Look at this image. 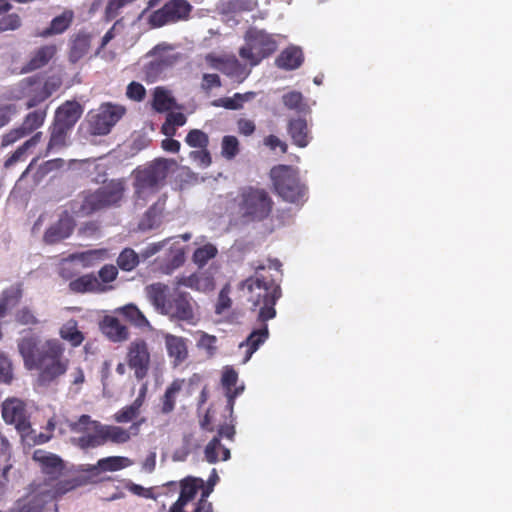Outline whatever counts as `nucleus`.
Instances as JSON below:
<instances>
[{
    "label": "nucleus",
    "instance_id": "obj_58",
    "mask_svg": "<svg viewBox=\"0 0 512 512\" xmlns=\"http://www.w3.org/2000/svg\"><path fill=\"white\" fill-rule=\"evenodd\" d=\"M222 86L221 79L218 74L205 73L202 76L201 89L209 93L213 88Z\"/></svg>",
    "mask_w": 512,
    "mask_h": 512
},
{
    "label": "nucleus",
    "instance_id": "obj_17",
    "mask_svg": "<svg viewBox=\"0 0 512 512\" xmlns=\"http://www.w3.org/2000/svg\"><path fill=\"white\" fill-rule=\"evenodd\" d=\"M41 483L46 486L45 490L52 501L64 496L70 491L85 486L88 483V479L83 475H78L63 480L57 479L52 481V479H44Z\"/></svg>",
    "mask_w": 512,
    "mask_h": 512
},
{
    "label": "nucleus",
    "instance_id": "obj_11",
    "mask_svg": "<svg viewBox=\"0 0 512 512\" xmlns=\"http://www.w3.org/2000/svg\"><path fill=\"white\" fill-rule=\"evenodd\" d=\"M125 113L126 108L123 105L103 103L95 111L89 112L88 130L92 135H107Z\"/></svg>",
    "mask_w": 512,
    "mask_h": 512
},
{
    "label": "nucleus",
    "instance_id": "obj_12",
    "mask_svg": "<svg viewBox=\"0 0 512 512\" xmlns=\"http://www.w3.org/2000/svg\"><path fill=\"white\" fill-rule=\"evenodd\" d=\"M192 5L188 0H168L159 9L148 16L147 22L152 28H161L189 19Z\"/></svg>",
    "mask_w": 512,
    "mask_h": 512
},
{
    "label": "nucleus",
    "instance_id": "obj_64",
    "mask_svg": "<svg viewBox=\"0 0 512 512\" xmlns=\"http://www.w3.org/2000/svg\"><path fill=\"white\" fill-rule=\"evenodd\" d=\"M118 275L117 267L114 265H104L99 270V278L103 283H110L116 279Z\"/></svg>",
    "mask_w": 512,
    "mask_h": 512
},
{
    "label": "nucleus",
    "instance_id": "obj_4",
    "mask_svg": "<svg viewBox=\"0 0 512 512\" xmlns=\"http://www.w3.org/2000/svg\"><path fill=\"white\" fill-rule=\"evenodd\" d=\"M167 286L162 283H154L147 287L149 299L161 311L170 318L192 323L194 320L195 301L188 292L179 288L173 289L167 294Z\"/></svg>",
    "mask_w": 512,
    "mask_h": 512
},
{
    "label": "nucleus",
    "instance_id": "obj_32",
    "mask_svg": "<svg viewBox=\"0 0 512 512\" xmlns=\"http://www.w3.org/2000/svg\"><path fill=\"white\" fill-rule=\"evenodd\" d=\"M91 46V37L84 32L77 33L70 42L69 60L72 63L78 62L88 52Z\"/></svg>",
    "mask_w": 512,
    "mask_h": 512
},
{
    "label": "nucleus",
    "instance_id": "obj_59",
    "mask_svg": "<svg viewBox=\"0 0 512 512\" xmlns=\"http://www.w3.org/2000/svg\"><path fill=\"white\" fill-rule=\"evenodd\" d=\"M17 113L18 108L15 104H0V128L7 125Z\"/></svg>",
    "mask_w": 512,
    "mask_h": 512
},
{
    "label": "nucleus",
    "instance_id": "obj_62",
    "mask_svg": "<svg viewBox=\"0 0 512 512\" xmlns=\"http://www.w3.org/2000/svg\"><path fill=\"white\" fill-rule=\"evenodd\" d=\"M12 364L7 357L0 356V382L10 383L12 380Z\"/></svg>",
    "mask_w": 512,
    "mask_h": 512
},
{
    "label": "nucleus",
    "instance_id": "obj_45",
    "mask_svg": "<svg viewBox=\"0 0 512 512\" xmlns=\"http://www.w3.org/2000/svg\"><path fill=\"white\" fill-rule=\"evenodd\" d=\"M240 152V143L237 137L226 135L221 141V155L226 160H233Z\"/></svg>",
    "mask_w": 512,
    "mask_h": 512
},
{
    "label": "nucleus",
    "instance_id": "obj_63",
    "mask_svg": "<svg viewBox=\"0 0 512 512\" xmlns=\"http://www.w3.org/2000/svg\"><path fill=\"white\" fill-rule=\"evenodd\" d=\"M63 165L64 160L61 158L48 160L39 167L38 174L43 177L54 170L60 169Z\"/></svg>",
    "mask_w": 512,
    "mask_h": 512
},
{
    "label": "nucleus",
    "instance_id": "obj_9",
    "mask_svg": "<svg viewBox=\"0 0 512 512\" xmlns=\"http://www.w3.org/2000/svg\"><path fill=\"white\" fill-rule=\"evenodd\" d=\"M245 44L239 49V56L251 67L270 57L278 47L274 35L264 29L249 27L244 34Z\"/></svg>",
    "mask_w": 512,
    "mask_h": 512
},
{
    "label": "nucleus",
    "instance_id": "obj_43",
    "mask_svg": "<svg viewBox=\"0 0 512 512\" xmlns=\"http://www.w3.org/2000/svg\"><path fill=\"white\" fill-rule=\"evenodd\" d=\"M22 295H23L22 284L17 283L15 285L5 289L2 292L1 298H0V303L4 304V306L7 309L12 308L20 302Z\"/></svg>",
    "mask_w": 512,
    "mask_h": 512
},
{
    "label": "nucleus",
    "instance_id": "obj_36",
    "mask_svg": "<svg viewBox=\"0 0 512 512\" xmlns=\"http://www.w3.org/2000/svg\"><path fill=\"white\" fill-rule=\"evenodd\" d=\"M205 459L214 464L219 460L226 461L230 458V450L223 446L219 437H214L205 447Z\"/></svg>",
    "mask_w": 512,
    "mask_h": 512
},
{
    "label": "nucleus",
    "instance_id": "obj_57",
    "mask_svg": "<svg viewBox=\"0 0 512 512\" xmlns=\"http://www.w3.org/2000/svg\"><path fill=\"white\" fill-rule=\"evenodd\" d=\"M258 6L257 0H231L229 7L233 12H250Z\"/></svg>",
    "mask_w": 512,
    "mask_h": 512
},
{
    "label": "nucleus",
    "instance_id": "obj_51",
    "mask_svg": "<svg viewBox=\"0 0 512 512\" xmlns=\"http://www.w3.org/2000/svg\"><path fill=\"white\" fill-rule=\"evenodd\" d=\"M189 157L198 166L202 168H207L212 163V157L208 148H200L198 150H193L189 153Z\"/></svg>",
    "mask_w": 512,
    "mask_h": 512
},
{
    "label": "nucleus",
    "instance_id": "obj_16",
    "mask_svg": "<svg viewBox=\"0 0 512 512\" xmlns=\"http://www.w3.org/2000/svg\"><path fill=\"white\" fill-rule=\"evenodd\" d=\"M2 417L7 424H13L22 436L29 434L31 424L23 401L19 399L6 400L2 405Z\"/></svg>",
    "mask_w": 512,
    "mask_h": 512
},
{
    "label": "nucleus",
    "instance_id": "obj_53",
    "mask_svg": "<svg viewBox=\"0 0 512 512\" xmlns=\"http://www.w3.org/2000/svg\"><path fill=\"white\" fill-rule=\"evenodd\" d=\"M15 320L21 325H37L39 323L34 312L27 306L22 307L16 312Z\"/></svg>",
    "mask_w": 512,
    "mask_h": 512
},
{
    "label": "nucleus",
    "instance_id": "obj_31",
    "mask_svg": "<svg viewBox=\"0 0 512 512\" xmlns=\"http://www.w3.org/2000/svg\"><path fill=\"white\" fill-rule=\"evenodd\" d=\"M72 129L59 123L52 122L49 127L50 137L46 148V155L67 146L68 135Z\"/></svg>",
    "mask_w": 512,
    "mask_h": 512
},
{
    "label": "nucleus",
    "instance_id": "obj_19",
    "mask_svg": "<svg viewBox=\"0 0 512 512\" xmlns=\"http://www.w3.org/2000/svg\"><path fill=\"white\" fill-rule=\"evenodd\" d=\"M75 227V221L73 217L64 211L59 220L51 225L44 233L43 239L47 244H55L66 238H68Z\"/></svg>",
    "mask_w": 512,
    "mask_h": 512
},
{
    "label": "nucleus",
    "instance_id": "obj_26",
    "mask_svg": "<svg viewBox=\"0 0 512 512\" xmlns=\"http://www.w3.org/2000/svg\"><path fill=\"white\" fill-rule=\"evenodd\" d=\"M167 353L173 358L174 366L183 363L188 357L187 340L180 336L167 334L164 337Z\"/></svg>",
    "mask_w": 512,
    "mask_h": 512
},
{
    "label": "nucleus",
    "instance_id": "obj_8",
    "mask_svg": "<svg viewBox=\"0 0 512 512\" xmlns=\"http://www.w3.org/2000/svg\"><path fill=\"white\" fill-rule=\"evenodd\" d=\"M270 177L275 192L286 202L303 204L307 199V187L300 181L296 169L278 165L271 169Z\"/></svg>",
    "mask_w": 512,
    "mask_h": 512
},
{
    "label": "nucleus",
    "instance_id": "obj_49",
    "mask_svg": "<svg viewBox=\"0 0 512 512\" xmlns=\"http://www.w3.org/2000/svg\"><path fill=\"white\" fill-rule=\"evenodd\" d=\"M217 248L212 244H206L197 248L193 253V261L199 266L203 267L207 262L217 255Z\"/></svg>",
    "mask_w": 512,
    "mask_h": 512
},
{
    "label": "nucleus",
    "instance_id": "obj_13",
    "mask_svg": "<svg viewBox=\"0 0 512 512\" xmlns=\"http://www.w3.org/2000/svg\"><path fill=\"white\" fill-rule=\"evenodd\" d=\"M126 362L138 380H142L148 375L151 354L148 343L143 338H136L130 342L127 348Z\"/></svg>",
    "mask_w": 512,
    "mask_h": 512
},
{
    "label": "nucleus",
    "instance_id": "obj_40",
    "mask_svg": "<svg viewBox=\"0 0 512 512\" xmlns=\"http://www.w3.org/2000/svg\"><path fill=\"white\" fill-rule=\"evenodd\" d=\"M60 337L68 341L73 347H78L84 341V335L77 328V322L70 320L59 331Z\"/></svg>",
    "mask_w": 512,
    "mask_h": 512
},
{
    "label": "nucleus",
    "instance_id": "obj_28",
    "mask_svg": "<svg viewBox=\"0 0 512 512\" xmlns=\"http://www.w3.org/2000/svg\"><path fill=\"white\" fill-rule=\"evenodd\" d=\"M57 47L54 44L43 45L36 49L27 62L24 70L26 72L34 71L46 66L55 56Z\"/></svg>",
    "mask_w": 512,
    "mask_h": 512
},
{
    "label": "nucleus",
    "instance_id": "obj_38",
    "mask_svg": "<svg viewBox=\"0 0 512 512\" xmlns=\"http://www.w3.org/2000/svg\"><path fill=\"white\" fill-rule=\"evenodd\" d=\"M106 251L103 249L87 250L84 252L73 253L69 256L67 261H76L82 267H93L104 259Z\"/></svg>",
    "mask_w": 512,
    "mask_h": 512
},
{
    "label": "nucleus",
    "instance_id": "obj_47",
    "mask_svg": "<svg viewBox=\"0 0 512 512\" xmlns=\"http://www.w3.org/2000/svg\"><path fill=\"white\" fill-rule=\"evenodd\" d=\"M186 144L191 148H208L209 136L200 129L190 130L185 137Z\"/></svg>",
    "mask_w": 512,
    "mask_h": 512
},
{
    "label": "nucleus",
    "instance_id": "obj_37",
    "mask_svg": "<svg viewBox=\"0 0 512 512\" xmlns=\"http://www.w3.org/2000/svg\"><path fill=\"white\" fill-rule=\"evenodd\" d=\"M116 313L121 315L126 321L138 328H145L150 326L149 321L144 314L134 304H127L116 310Z\"/></svg>",
    "mask_w": 512,
    "mask_h": 512
},
{
    "label": "nucleus",
    "instance_id": "obj_50",
    "mask_svg": "<svg viewBox=\"0 0 512 512\" xmlns=\"http://www.w3.org/2000/svg\"><path fill=\"white\" fill-rule=\"evenodd\" d=\"M134 1L135 0H108L104 10V19L107 22L114 20L125 6Z\"/></svg>",
    "mask_w": 512,
    "mask_h": 512
},
{
    "label": "nucleus",
    "instance_id": "obj_14",
    "mask_svg": "<svg viewBox=\"0 0 512 512\" xmlns=\"http://www.w3.org/2000/svg\"><path fill=\"white\" fill-rule=\"evenodd\" d=\"M48 105L38 108L29 112L23 119L21 125L17 128L11 129L9 132L2 136V146H9L16 141L32 134L40 128L47 117Z\"/></svg>",
    "mask_w": 512,
    "mask_h": 512
},
{
    "label": "nucleus",
    "instance_id": "obj_48",
    "mask_svg": "<svg viewBox=\"0 0 512 512\" xmlns=\"http://www.w3.org/2000/svg\"><path fill=\"white\" fill-rule=\"evenodd\" d=\"M181 56L179 54L170 56L168 58L164 59H158L151 61L146 67H145V73L147 77L150 76H156L157 74L161 73L164 68L171 66L175 62H177Z\"/></svg>",
    "mask_w": 512,
    "mask_h": 512
},
{
    "label": "nucleus",
    "instance_id": "obj_23",
    "mask_svg": "<svg viewBox=\"0 0 512 512\" xmlns=\"http://www.w3.org/2000/svg\"><path fill=\"white\" fill-rule=\"evenodd\" d=\"M166 199L167 197L165 195L161 196L152 206L149 207L138 224L139 230L148 231L157 228L160 225L166 206Z\"/></svg>",
    "mask_w": 512,
    "mask_h": 512
},
{
    "label": "nucleus",
    "instance_id": "obj_2",
    "mask_svg": "<svg viewBox=\"0 0 512 512\" xmlns=\"http://www.w3.org/2000/svg\"><path fill=\"white\" fill-rule=\"evenodd\" d=\"M18 351L27 370H37L40 386H49L65 375L70 360L65 357V347L58 339L40 342L35 337H25L18 342Z\"/></svg>",
    "mask_w": 512,
    "mask_h": 512
},
{
    "label": "nucleus",
    "instance_id": "obj_22",
    "mask_svg": "<svg viewBox=\"0 0 512 512\" xmlns=\"http://www.w3.org/2000/svg\"><path fill=\"white\" fill-rule=\"evenodd\" d=\"M287 131L291 137L292 143L299 147L305 148L310 143L312 136L304 118H292L287 125Z\"/></svg>",
    "mask_w": 512,
    "mask_h": 512
},
{
    "label": "nucleus",
    "instance_id": "obj_29",
    "mask_svg": "<svg viewBox=\"0 0 512 512\" xmlns=\"http://www.w3.org/2000/svg\"><path fill=\"white\" fill-rule=\"evenodd\" d=\"M74 20V12L71 9H65L60 15L54 17L49 26L46 27L40 36L47 38L54 35H59L67 31L72 25Z\"/></svg>",
    "mask_w": 512,
    "mask_h": 512
},
{
    "label": "nucleus",
    "instance_id": "obj_56",
    "mask_svg": "<svg viewBox=\"0 0 512 512\" xmlns=\"http://www.w3.org/2000/svg\"><path fill=\"white\" fill-rule=\"evenodd\" d=\"M21 26V19L18 14L11 13L0 18V32L16 30Z\"/></svg>",
    "mask_w": 512,
    "mask_h": 512
},
{
    "label": "nucleus",
    "instance_id": "obj_61",
    "mask_svg": "<svg viewBox=\"0 0 512 512\" xmlns=\"http://www.w3.org/2000/svg\"><path fill=\"white\" fill-rule=\"evenodd\" d=\"M231 304L232 301L231 298L229 297V289L224 287L218 295L217 303L215 306V312L217 314H221L227 309H229L231 307Z\"/></svg>",
    "mask_w": 512,
    "mask_h": 512
},
{
    "label": "nucleus",
    "instance_id": "obj_39",
    "mask_svg": "<svg viewBox=\"0 0 512 512\" xmlns=\"http://www.w3.org/2000/svg\"><path fill=\"white\" fill-rule=\"evenodd\" d=\"M42 132H36L30 139L20 145L5 161V167H11L19 161L25 159L29 149L35 147L42 139Z\"/></svg>",
    "mask_w": 512,
    "mask_h": 512
},
{
    "label": "nucleus",
    "instance_id": "obj_7",
    "mask_svg": "<svg viewBox=\"0 0 512 512\" xmlns=\"http://www.w3.org/2000/svg\"><path fill=\"white\" fill-rule=\"evenodd\" d=\"M201 487V478L186 477L181 480L179 497L167 512H214L212 503L208 501L212 489L207 487L201 492Z\"/></svg>",
    "mask_w": 512,
    "mask_h": 512
},
{
    "label": "nucleus",
    "instance_id": "obj_6",
    "mask_svg": "<svg viewBox=\"0 0 512 512\" xmlns=\"http://www.w3.org/2000/svg\"><path fill=\"white\" fill-rule=\"evenodd\" d=\"M126 191L123 179H111L96 190H86L80 194L79 216H90L96 212L119 207Z\"/></svg>",
    "mask_w": 512,
    "mask_h": 512
},
{
    "label": "nucleus",
    "instance_id": "obj_27",
    "mask_svg": "<svg viewBox=\"0 0 512 512\" xmlns=\"http://www.w3.org/2000/svg\"><path fill=\"white\" fill-rule=\"evenodd\" d=\"M103 334L112 342H124L129 338V331L117 317L105 316L101 322Z\"/></svg>",
    "mask_w": 512,
    "mask_h": 512
},
{
    "label": "nucleus",
    "instance_id": "obj_35",
    "mask_svg": "<svg viewBox=\"0 0 512 512\" xmlns=\"http://www.w3.org/2000/svg\"><path fill=\"white\" fill-rule=\"evenodd\" d=\"M221 72L239 83L243 82L250 74V70L247 69L246 65L242 64L235 56L227 57Z\"/></svg>",
    "mask_w": 512,
    "mask_h": 512
},
{
    "label": "nucleus",
    "instance_id": "obj_15",
    "mask_svg": "<svg viewBox=\"0 0 512 512\" xmlns=\"http://www.w3.org/2000/svg\"><path fill=\"white\" fill-rule=\"evenodd\" d=\"M45 487L41 481L30 483L27 493L16 502L14 512H43L45 505L51 501Z\"/></svg>",
    "mask_w": 512,
    "mask_h": 512
},
{
    "label": "nucleus",
    "instance_id": "obj_25",
    "mask_svg": "<svg viewBox=\"0 0 512 512\" xmlns=\"http://www.w3.org/2000/svg\"><path fill=\"white\" fill-rule=\"evenodd\" d=\"M304 61L302 49L290 45L286 47L275 59V65L283 70L290 71L299 68Z\"/></svg>",
    "mask_w": 512,
    "mask_h": 512
},
{
    "label": "nucleus",
    "instance_id": "obj_33",
    "mask_svg": "<svg viewBox=\"0 0 512 512\" xmlns=\"http://www.w3.org/2000/svg\"><path fill=\"white\" fill-rule=\"evenodd\" d=\"M69 289L74 293L104 291L102 283L93 274H86L70 281Z\"/></svg>",
    "mask_w": 512,
    "mask_h": 512
},
{
    "label": "nucleus",
    "instance_id": "obj_41",
    "mask_svg": "<svg viewBox=\"0 0 512 512\" xmlns=\"http://www.w3.org/2000/svg\"><path fill=\"white\" fill-rule=\"evenodd\" d=\"M132 465V461L123 456H109L98 460V467L101 472H114Z\"/></svg>",
    "mask_w": 512,
    "mask_h": 512
},
{
    "label": "nucleus",
    "instance_id": "obj_3",
    "mask_svg": "<svg viewBox=\"0 0 512 512\" xmlns=\"http://www.w3.org/2000/svg\"><path fill=\"white\" fill-rule=\"evenodd\" d=\"M70 427L73 432L82 434L75 443L83 450L103 446L108 441L123 444L130 440V433L126 429L120 426L104 425L97 420H92L86 414L81 415Z\"/></svg>",
    "mask_w": 512,
    "mask_h": 512
},
{
    "label": "nucleus",
    "instance_id": "obj_55",
    "mask_svg": "<svg viewBox=\"0 0 512 512\" xmlns=\"http://www.w3.org/2000/svg\"><path fill=\"white\" fill-rule=\"evenodd\" d=\"M126 96L133 101L141 102L146 97V89L141 83L132 81L127 86Z\"/></svg>",
    "mask_w": 512,
    "mask_h": 512
},
{
    "label": "nucleus",
    "instance_id": "obj_60",
    "mask_svg": "<svg viewBox=\"0 0 512 512\" xmlns=\"http://www.w3.org/2000/svg\"><path fill=\"white\" fill-rule=\"evenodd\" d=\"M139 415V412L136 411L130 405L123 407L119 411L114 414V420L117 423H127L135 419Z\"/></svg>",
    "mask_w": 512,
    "mask_h": 512
},
{
    "label": "nucleus",
    "instance_id": "obj_24",
    "mask_svg": "<svg viewBox=\"0 0 512 512\" xmlns=\"http://www.w3.org/2000/svg\"><path fill=\"white\" fill-rule=\"evenodd\" d=\"M269 338L267 322L261 323V327L253 330L245 341L241 342L239 348H246L243 362L246 363L259 347Z\"/></svg>",
    "mask_w": 512,
    "mask_h": 512
},
{
    "label": "nucleus",
    "instance_id": "obj_30",
    "mask_svg": "<svg viewBox=\"0 0 512 512\" xmlns=\"http://www.w3.org/2000/svg\"><path fill=\"white\" fill-rule=\"evenodd\" d=\"M29 87L32 94L27 95L26 109L37 107L40 103L44 102L51 96V91L48 89L47 84L42 85L40 81L35 78H27L23 81Z\"/></svg>",
    "mask_w": 512,
    "mask_h": 512
},
{
    "label": "nucleus",
    "instance_id": "obj_10",
    "mask_svg": "<svg viewBox=\"0 0 512 512\" xmlns=\"http://www.w3.org/2000/svg\"><path fill=\"white\" fill-rule=\"evenodd\" d=\"M173 160L158 158L144 168L135 170L134 188L137 198H145L148 192H156L165 182Z\"/></svg>",
    "mask_w": 512,
    "mask_h": 512
},
{
    "label": "nucleus",
    "instance_id": "obj_52",
    "mask_svg": "<svg viewBox=\"0 0 512 512\" xmlns=\"http://www.w3.org/2000/svg\"><path fill=\"white\" fill-rule=\"evenodd\" d=\"M124 488L136 496L143 497L146 499H156V496L153 493V488H145L130 480L124 483Z\"/></svg>",
    "mask_w": 512,
    "mask_h": 512
},
{
    "label": "nucleus",
    "instance_id": "obj_42",
    "mask_svg": "<svg viewBox=\"0 0 512 512\" xmlns=\"http://www.w3.org/2000/svg\"><path fill=\"white\" fill-rule=\"evenodd\" d=\"M282 102L289 110L297 112L309 111V106L304 101L302 93L298 91H290L282 96Z\"/></svg>",
    "mask_w": 512,
    "mask_h": 512
},
{
    "label": "nucleus",
    "instance_id": "obj_44",
    "mask_svg": "<svg viewBox=\"0 0 512 512\" xmlns=\"http://www.w3.org/2000/svg\"><path fill=\"white\" fill-rule=\"evenodd\" d=\"M174 99L170 97L168 91L164 88L157 87L153 95V108L157 112H165L172 108Z\"/></svg>",
    "mask_w": 512,
    "mask_h": 512
},
{
    "label": "nucleus",
    "instance_id": "obj_18",
    "mask_svg": "<svg viewBox=\"0 0 512 512\" xmlns=\"http://www.w3.org/2000/svg\"><path fill=\"white\" fill-rule=\"evenodd\" d=\"M33 460L39 463L41 472L47 476L46 479H52V481L57 480L65 468L63 460L58 455L41 449L34 451Z\"/></svg>",
    "mask_w": 512,
    "mask_h": 512
},
{
    "label": "nucleus",
    "instance_id": "obj_21",
    "mask_svg": "<svg viewBox=\"0 0 512 512\" xmlns=\"http://www.w3.org/2000/svg\"><path fill=\"white\" fill-rule=\"evenodd\" d=\"M237 382L238 373L236 370L231 367H226L222 374L221 384L225 389V395L227 397V409L229 410L230 417L233 416L236 397H238L244 390V386L236 387Z\"/></svg>",
    "mask_w": 512,
    "mask_h": 512
},
{
    "label": "nucleus",
    "instance_id": "obj_34",
    "mask_svg": "<svg viewBox=\"0 0 512 512\" xmlns=\"http://www.w3.org/2000/svg\"><path fill=\"white\" fill-rule=\"evenodd\" d=\"M183 380H174L165 390L160 400V412L163 415L172 413L176 406V400L183 386Z\"/></svg>",
    "mask_w": 512,
    "mask_h": 512
},
{
    "label": "nucleus",
    "instance_id": "obj_20",
    "mask_svg": "<svg viewBox=\"0 0 512 512\" xmlns=\"http://www.w3.org/2000/svg\"><path fill=\"white\" fill-rule=\"evenodd\" d=\"M83 111L84 109L79 102L67 100L56 109L53 121L73 129L81 118Z\"/></svg>",
    "mask_w": 512,
    "mask_h": 512
},
{
    "label": "nucleus",
    "instance_id": "obj_54",
    "mask_svg": "<svg viewBox=\"0 0 512 512\" xmlns=\"http://www.w3.org/2000/svg\"><path fill=\"white\" fill-rule=\"evenodd\" d=\"M217 338L214 335H209L207 333H202L199 341L198 347L204 349L209 357L215 355L217 351Z\"/></svg>",
    "mask_w": 512,
    "mask_h": 512
},
{
    "label": "nucleus",
    "instance_id": "obj_5",
    "mask_svg": "<svg viewBox=\"0 0 512 512\" xmlns=\"http://www.w3.org/2000/svg\"><path fill=\"white\" fill-rule=\"evenodd\" d=\"M240 217L247 222H262L270 217L274 201L269 192L261 187L247 185L240 187L233 198Z\"/></svg>",
    "mask_w": 512,
    "mask_h": 512
},
{
    "label": "nucleus",
    "instance_id": "obj_46",
    "mask_svg": "<svg viewBox=\"0 0 512 512\" xmlns=\"http://www.w3.org/2000/svg\"><path fill=\"white\" fill-rule=\"evenodd\" d=\"M138 264V254L131 248L122 250L117 258V265L124 271H132Z\"/></svg>",
    "mask_w": 512,
    "mask_h": 512
},
{
    "label": "nucleus",
    "instance_id": "obj_1",
    "mask_svg": "<svg viewBox=\"0 0 512 512\" xmlns=\"http://www.w3.org/2000/svg\"><path fill=\"white\" fill-rule=\"evenodd\" d=\"M254 274L240 282L239 290L252 312H256L259 323L276 317L275 305L282 296L280 280L282 263L278 259H267L252 264Z\"/></svg>",
    "mask_w": 512,
    "mask_h": 512
}]
</instances>
